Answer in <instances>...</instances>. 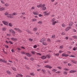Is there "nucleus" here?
I'll return each instance as SVG.
<instances>
[{"label": "nucleus", "instance_id": "1", "mask_svg": "<svg viewBox=\"0 0 77 77\" xmlns=\"http://www.w3.org/2000/svg\"><path fill=\"white\" fill-rule=\"evenodd\" d=\"M45 4H44L43 5L41 4H40L38 5H37V8H39L41 7L42 8H43V7H45Z\"/></svg>", "mask_w": 77, "mask_h": 77}, {"label": "nucleus", "instance_id": "2", "mask_svg": "<svg viewBox=\"0 0 77 77\" xmlns=\"http://www.w3.org/2000/svg\"><path fill=\"white\" fill-rule=\"evenodd\" d=\"M14 29L15 30L17 31V32H19V33H22V32H23L22 30H20L19 28H14Z\"/></svg>", "mask_w": 77, "mask_h": 77}, {"label": "nucleus", "instance_id": "3", "mask_svg": "<svg viewBox=\"0 0 77 77\" xmlns=\"http://www.w3.org/2000/svg\"><path fill=\"white\" fill-rule=\"evenodd\" d=\"M45 68H49V69H51L52 66H50V65H48L45 66Z\"/></svg>", "mask_w": 77, "mask_h": 77}, {"label": "nucleus", "instance_id": "4", "mask_svg": "<svg viewBox=\"0 0 77 77\" xmlns=\"http://www.w3.org/2000/svg\"><path fill=\"white\" fill-rule=\"evenodd\" d=\"M45 41H46V39L44 38H43L41 40L40 42H42L43 43V42H44Z\"/></svg>", "mask_w": 77, "mask_h": 77}, {"label": "nucleus", "instance_id": "5", "mask_svg": "<svg viewBox=\"0 0 77 77\" xmlns=\"http://www.w3.org/2000/svg\"><path fill=\"white\" fill-rule=\"evenodd\" d=\"M2 23L4 24L5 25H8L9 24V22H8L6 21H2Z\"/></svg>", "mask_w": 77, "mask_h": 77}, {"label": "nucleus", "instance_id": "6", "mask_svg": "<svg viewBox=\"0 0 77 77\" xmlns=\"http://www.w3.org/2000/svg\"><path fill=\"white\" fill-rule=\"evenodd\" d=\"M62 56L63 57L65 56L66 57H68V56H69V55L68 54H66L64 53H63L62 54Z\"/></svg>", "mask_w": 77, "mask_h": 77}, {"label": "nucleus", "instance_id": "7", "mask_svg": "<svg viewBox=\"0 0 77 77\" xmlns=\"http://www.w3.org/2000/svg\"><path fill=\"white\" fill-rule=\"evenodd\" d=\"M59 23V21H58V20H57V21H54L53 22H52V24L54 25H54H55V24H56V23Z\"/></svg>", "mask_w": 77, "mask_h": 77}, {"label": "nucleus", "instance_id": "8", "mask_svg": "<svg viewBox=\"0 0 77 77\" xmlns=\"http://www.w3.org/2000/svg\"><path fill=\"white\" fill-rule=\"evenodd\" d=\"M69 29H71V26L67 27V28L65 29V30L66 31H68Z\"/></svg>", "mask_w": 77, "mask_h": 77}, {"label": "nucleus", "instance_id": "9", "mask_svg": "<svg viewBox=\"0 0 77 77\" xmlns=\"http://www.w3.org/2000/svg\"><path fill=\"white\" fill-rule=\"evenodd\" d=\"M0 62H3L4 63H7V61L5 60H3L2 59H0Z\"/></svg>", "mask_w": 77, "mask_h": 77}, {"label": "nucleus", "instance_id": "10", "mask_svg": "<svg viewBox=\"0 0 77 77\" xmlns=\"http://www.w3.org/2000/svg\"><path fill=\"white\" fill-rule=\"evenodd\" d=\"M41 58L42 59H47V57L45 55H43L41 57Z\"/></svg>", "mask_w": 77, "mask_h": 77}, {"label": "nucleus", "instance_id": "11", "mask_svg": "<svg viewBox=\"0 0 77 77\" xmlns=\"http://www.w3.org/2000/svg\"><path fill=\"white\" fill-rule=\"evenodd\" d=\"M10 32H11L13 33V35H15V32L14 31V30H13L12 29H10Z\"/></svg>", "mask_w": 77, "mask_h": 77}, {"label": "nucleus", "instance_id": "12", "mask_svg": "<svg viewBox=\"0 0 77 77\" xmlns=\"http://www.w3.org/2000/svg\"><path fill=\"white\" fill-rule=\"evenodd\" d=\"M6 72H7V73L8 74H9V75H10V74H12V73L9 70H7V71H6Z\"/></svg>", "mask_w": 77, "mask_h": 77}, {"label": "nucleus", "instance_id": "13", "mask_svg": "<svg viewBox=\"0 0 77 77\" xmlns=\"http://www.w3.org/2000/svg\"><path fill=\"white\" fill-rule=\"evenodd\" d=\"M33 14H34V15H38V14H39V13L38 12V11H35V12H34L33 11Z\"/></svg>", "mask_w": 77, "mask_h": 77}, {"label": "nucleus", "instance_id": "14", "mask_svg": "<svg viewBox=\"0 0 77 77\" xmlns=\"http://www.w3.org/2000/svg\"><path fill=\"white\" fill-rule=\"evenodd\" d=\"M11 39L14 41H17V38H11Z\"/></svg>", "mask_w": 77, "mask_h": 77}, {"label": "nucleus", "instance_id": "15", "mask_svg": "<svg viewBox=\"0 0 77 77\" xmlns=\"http://www.w3.org/2000/svg\"><path fill=\"white\" fill-rule=\"evenodd\" d=\"M77 71H76L75 70H71L69 72V73H73L74 72H76Z\"/></svg>", "mask_w": 77, "mask_h": 77}, {"label": "nucleus", "instance_id": "16", "mask_svg": "<svg viewBox=\"0 0 77 77\" xmlns=\"http://www.w3.org/2000/svg\"><path fill=\"white\" fill-rule=\"evenodd\" d=\"M6 29H7V28L6 27H3L2 28V30L3 31H6Z\"/></svg>", "mask_w": 77, "mask_h": 77}, {"label": "nucleus", "instance_id": "17", "mask_svg": "<svg viewBox=\"0 0 77 77\" xmlns=\"http://www.w3.org/2000/svg\"><path fill=\"white\" fill-rule=\"evenodd\" d=\"M5 7L0 8V11H5Z\"/></svg>", "mask_w": 77, "mask_h": 77}, {"label": "nucleus", "instance_id": "18", "mask_svg": "<svg viewBox=\"0 0 77 77\" xmlns=\"http://www.w3.org/2000/svg\"><path fill=\"white\" fill-rule=\"evenodd\" d=\"M27 32H28V33H30V34H32V32L30 31H29V29H27L26 31Z\"/></svg>", "mask_w": 77, "mask_h": 77}, {"label": "nucleus", "instance_id": "19", "mask_svg": "<svg viewBox=\"0 0 77 77\" xmlns=\"http://www.w3.org/2000/svg\"><path fill=\"white\" fill-rule=\"evenodd\" d=\"M42 44L44 45H48V43L46 42H43Z\"/></svg>", "mask_w": 77, "mask_h": 77}, {"label": "nucleus", "instance_id": "20", "mask_svg": "<svg viewBox=\"0 0 77 77\" xmlns=\"http://www.w3.org/2000/svg\"><path fill=\"white\" fill-rule=\"evenodd\" d=\"M26 54L28 57H30L31 56V54H30L29 53H26Z\"/></svg>", "mask_w": 77, "mask_h": 77}, {"label": "nucleus", "instance_id": "21", "mask_svg": "<svg viewBox=\"0 0 77 77\" xmlns=\"http://www.w3.org/2000/svg\"><path fill=\"white\" fill-rule=\"evenodd\" d=\"M38 30V28L36 27H35L33 29V31L35 32V31H37Z\"/></svg>", "mask_w": 77, "mask_h": 77}, {"label": "nucleus", "instance_id": "22", "mask_svg": "<svg viewBox=\"0 0 77 77\" xmlns=\"http://www.w3.org/2000/svg\"><path fill=\"white\" fill-rule=\"evenodd\" d=\"M69 57H75V56L74 55H71L69 56Z\"/></svg>", "mask_w": 77, "mask_h": 77}, {"label": "nucleus", "instance_id": "23", "mask_svg": "<svg viewBox=\"0 0 77 77\" xmlns=\"http://www.w3.org/2000/svg\"><path fill=\"white\" fill-rule=\"evenodd\" d=\"M54 55L56 56H59L60 55L59 53H57V54L54 53Z\"/></svg>", "mask_w": 77, "mask_h": 77}, {"label": "nucleus", "instance_id": "24", "mask_svg": "<svg viewBox=\"0 0 77 77\" xmlns=\"http://www.w3.org/2000/svg\"><path fill=\"white\" fill-rule=\"evenodd\" d=\"M63 74L64 75H67L68 74V72L66 71H63Z\"/></svg>", "mask_w": 77, "mask_h": 77}, {"label": "nucleus", "instance_id": "25", "mask_svg": "<svg viewBox=\"0 0 77 77\" xmlns=\"http://www.w3.org/2000/svg\"><path fill=\"white\" fill-rule=\"evenodd\" d=\"M73 50H74V51H76V50H77V47H74L73 48Z\"/></svg>", "mask_w": 77, "mask_h": 77}, {"label": "nucleus", "instance_id": "26", "mask_svg": "<svg viewBox=\"0 0 77 77\" xmlns=\"http://www.w3.org/2000/svg\"><path fill=\"white\" fill-rule=\"evenodd\" d=\"M11 68L13 69V70H14V71H17V69L15 68L12 67H11Z\"/></svg>", "mask_w": 77, "mask_h": 77}, {"label": "nucleus", "instance_id": "27", "mask_svg": "<svg viewBox=\"0 0 77 77\" xmlns=\"http://www.w3.org/2000/svg\"><path fill=\"white\" fill-rule=\"evenodd\" d=\"M62 27H66V25H65V24L63 23L62 25Z\"/></svg>", "mask_w": 77, "mask_h": 77}, {"label": "nucleus", "instance_id": "28", "mask_svg": "<svg viewBox=\"0 0 77 77\" xmlns=\"http://www.w3.org/2000/svg\"><path fill=\"white\" fill-rule=\"evenodd\" d=\"M72 63H77V61H76L72 60Z\"/></svg>", "mask_w": 77, "mask_h": 77}, {"label": "nucleus", "instance_id": "29", "mask_svg": "<svg viewBox=\"0 0 77 77\" xmlns=\"http://www.w3.org/2000/svg\"><path fill=\"white\" fill-rule=\"evenodd\" d=\"M29 41H30L31 42H32L33 41V39L32 38H29Z\"/></svg>", "mask_w": 77, "mask_h": 77}, {"label": "nucleus", "instance_id": "30", "mask_svg": "<svg viewBox=\"0 0 77 77\" xmlns=\"http://www.w3.org/2000/svg\"><path fill=\"white\" fill-rule=\"evenodd\" d=\"M21 54H25L26 52L24 51H23L21 52Z\"/></svg>", "mask_w": 77, "mask_h": 77}, {"label": "nucleus", "instance_id": "31", "mask_svg": "<svg viewBox=\"0 0 77 77\" xmlns=\"http://www.w3.org/2000/svg\"><path fill=\"white\" fill-rule=\"evenodd\" d=\"M30 75H32V76H34V75H35V74L34 73L32 72L30 73Z\"/></svg>", "mask_w": 77, "mask_h": 77}, {"label": "nucleus", "instance_id": "32", "mask_svg": "<svg viewBox=\"0 0 77 77\" xmlns=\"http://www.w3.org/2000/svg\"><path fill=\"white\" fill-rule=\"evenodd\" d=\"M72 38L74 39H76L77 38V36L76 35H74L72 36Z\"/></svg>", "mask_w": 77, "mask_h": 77}, {"label": "nucleus", "instance_id": "33", "mask_svg": "<svg viewBox=\"0 0 77 77\" xmlns=\"http://www.w3.org/2000/svg\"><path fill=\"white\" fill-rule=\"evenodd\" d=\"M5 6H6V7H8V6H9V5L8 4V3H6L5 4Z\"/></svg>", "mask_w": 77, "mask_h": 77}, {"label": "nucleus", "instance_id": "34", "mask_svg": "<svg viewBox=\"0 0 77 77\" xmlns=\"http://www.w3.org/2000/svg\"><path fill=\"white\" fill-rule=\"evenodd\" d=\"M47 9V8L46 7H43L42 8V10L43 11H45V10H46V9Z\"/></svg>", "mask_w": 77, "mask_h": 77}, {"label": "nucleus", "instance_id": "35", "mask_svg": "<svg viewBox=\"0 0 77 77\" xmlns=\"http://www.w3.org/2000/svg\"><path fill=\"white\" fill-rule=\"evenodd\" d=\"M12 16H13V15H12V14H10V18H13V17H14Z\"/></svg>", "mask_w": 77, "mask_h": 77}, {"label": "nucleus", "instance_id": "36", "mask_svg": "<svg viewBox=\"0 0 77 77\" xmlns=\"http://www.w3.org/2000/svg\"><path fill=\"white\" fill-rule=\"evenodd\" d=\"M18 15V14H17V13L14 12L12 14L13 16H14V15Z\"/></svg>", "mask_w": 77, "mask_h": 77}, {"label": "nucleus", "instance_id": "37", "mask_svg": "<svg viewBox=\"0 0 77 77\" xmlns=\"http://www.w3.org/2000/svg\"><path fill=\"white\" fill-rule=\"evenodd\" d=\"M57 68H58V69H62V67L60 66L57 67Z\"/></svg>", "mask_w": 77, "mask_h": 77}, {"label": "nucleus", "instance_id": "38", "mask_svg": "<svg viewBox=\"0 0 77 77\" xmlns=\"http://www.w3.org/2000/svg\"><path fill=\"white\" fill-rule=\"evenodd\" d=\"M63 70H64V71H68L69 70V69H68L67 68H64L63 69Z\"/></svg>", "mask_w": 77, "mask_h": 77}, {"label": "nucleus", "instance_id": "39", "mask_svg": "<svg viewBox=\"0 0 77 77\" xmlns=\"http://www.w3.org/2000/svg\"><path fill=\"white\" fill-rule=\"evenodd\" d=\"M55 20L56 18H54L51 20L52 22H54V21H55Z\"/></svg>", "mask_w": 77, "mask_h": 77}, {"label": "nucleus", "instance_id": "40", "mask_svg": "<svg viewBox=\"0 0 77 77\" xmlns=\"http://www.w3.org/2000/svg\"><path fill=\"white\" fill-rule=\"evenodd\" d=\"M52 71L53 72H55V71H57V69H54L52 70Z\"/></svg>", "mask_w": 77, "mask_h": 77}, {"label": "nucleus", "instance_id": "41", "mask_svg": "<svg viewBox=\"0 0 77 77\" xmlns=\"http://www.w3.org/2000/svg\"><path fill=\"white\" fill-rule=\"evenodd\" d=\"M38 24H42V21H40L38 22Z\"/></svg>", "mask_w": 77, "mask_h": 77}, {"label": "nucleus", "instance_id": "42", "mask_svg": "<svg viewBox=\"0 0 77 77\" xmlns=\"http://www.w3.org/2000/svg\"><path fill=\"white\" fill-rule=\"evenodd\" d=\"M72 24H73L72 22H71L69 23V26H71L72 25Z\"/></svg>", "mask_w": 77, "mask_h": 77}, {"label": "nucleus", "instance_id": "43", "mask_svg": "<svg viewBox=\"0 0 77 77\" xmlns=\"http://www.w3.org/2000/svg\"><path fill=\"white\" fill-rule=\"evenodd\" d=\"M47 57H48V59L50 58V57H51V56H50V55H47Z\"/></svg>", "mask_w": 77, "mask_h": 77}, {"label": "nucleus", "instance_id": "44", "mask_svg": "<svg viewBox=\"0 0 77 77\" xmlns=\"http://www.w3.org/2000/svg\"><path fill=\"white\" fill-rule=\"evenodd\" d=\"M63 48V45H61V46H60V48Z\"/></svg>", "mask_w": 77, "mask_h": 77}, {"label": "nucleus", "instance_id": "45", "mask_svg": "<svg viewBox=\"0 0 77 77\" xmlns=\"http://www.w3.org/2000/svg\"><path fill=\"white\" fill-rule=\"evenodd\" d=\"M12 24L11 23H10L9 24V26L10 27H12Z\"/></svg>", "mask_w": 77, "mask_h": 77}, {"label": "nucleus", "instance_id": "46", "mask_svg": "<svg viewBox=\"0 0 77 77\" xmlns=\"http://www.w3.org/2000/svg\"><path fill=\"white\" fill-rule=\"evenodd\" d=\"M31 52L33 54H35V51H32Z\"/></svg>", "mask_w": 77, "mask_h": 77}, {"label": "nucleus", "instance_id": "47", "mask_svg": "<svg viewBox=\"0 0 77 77\" xmlns=\"http://www.w3.org/2000/svg\"><path fill=\"white\" fill-rule=\"evenodd\" d=\"M61 72H60V71H57L56 72V73L57 74H60V73Z\"/></svg>", "mask_w": 77, "mask_h": 77}, {"label": "nucleus", "instance_id": "48", "mask_svg": "<svg viewBox=\"0 0 77 77\" xmlns=\"http://www.w3.org/2000/svg\"><path fill=\"white\" fill-rule=\"evenodd\" d=\"M52 38H55V35H53L52 36Z\"/></svg>", "mask_w": 77, "mask_h": 77}, {"label": "nucleus", "instance_id": "49", "mask_svg": "<svg viewBox=\"0 0 77 77\" xmlns=\"http://www.w3.org/2000/svg\"><path fill=\"white\" fill-rule=\"evenodd\" d=\"M8 14H8V12H6V13H5V15H7L8 16Z\"/></svg>", "mask_w": 77, "mask_h": 77}, {"label": "nucleus", "instance_id": "50", "mask_svg": "<svg viewBox=\"0 0 77 77\" xmlns=\"http://www.w3.org/2000/svg\"><path fill=\"white\" fill-rule=\"evenodd\" d=\"M32 21H36V19H32Z\"/></svg>", "mask_w": 77, "mask_h": 77}, {"label": "nucleus", "instance_id": "51", "mask_svg": "<svg viewBox=\"0 0 77 77\" xmlns=\"http://www.w3.org/2000/svg\"><path fill=\"white\" fill-rule=\"evenodd\" d=\"M33 48H36L37 47V45H35L33 47Z\"/></svg>", "mask_w": 77, "mask_h": 77}, {"label": "nucleus", "instance_id": "52", "mask_svg": "<svg viewBox=\"0 0 77 77\" xmlns=\"http://www.w3.org/2000/svg\"><path fill=\"white\" fill-rule=\"evenodd\" d=\"M59 53H63V51L62 50H60L59 52Z\"/></svg>", "mask_w": 77, "mask_h": 77}, {"label": "nucleus", "instance_id": "53", "mask_svg": "<svg viewBox=\"0 0 77 77\" xmlns=\"http://www.w3.org/2000/svg\"><path fill=\"white\" fill-rule=\"evenodd\" d=\"M1 2L2 3V4H5V2H4L3 1H1Z\"/></svg>", "mask_w": 77, "mask_h": 77}, {"label": "nucleus", "instance_id": "54", "mask_svg": "<svg viewBox=\"0 0 77 77\" xmlns=\"http://www.w3.org/2000/svg\"><path fill=\"white\" fill-rule=\"evenodd\" d=\"M36 54H38V55H39L40 56H41V54L38 53H36Z\"/></svg>", "mask_w": 77, "mask_h": 77}, {"label": "nucleus", "instance_id": "55", "mask_svg": "<svg viewBox=\"0 0 77 77\" xmlns=\"http://www.w3.org/2000/svg\"><path fill=\"white\" fill-rule=\"evenodd\" d=\"M55 15H54V14H52L51 16V17H55Z\"/></svg>", "mask_w": 77, "mask_h": 77}, {"label": "nucleus", "instance_id": "56", "mask_svg": "<svg viewBox=\"0 0 77 77\" xmlns=\"http://www.w3.org/2000/svg\"><path fill=\"white\" fill-rule=\"evenodd\" d=\"M11 51L12 53H14V52H15L14 50L13 49H12L11 50Z\"/></svg>", "mask_w": 77, "mask_h": 77}, {"label": "nucleus", "instance_id": "57", "mask_svg": "<svg viewBox=\"0 0 77 77\" xmlns=\"http://www.w3.org/2000/svg\"><path fill=\"white\" fill-rule=\"evenodd\" d=\"M39 16L40 17H42V15L41 14H39Z\"/></svg>", "mask_w": 77, "mask_h": 77}, {"label": "nucleus", "instance_id": "58", "mask_svg": "<svg viewBox=\"0 0 77 77\" xmlns=\"http://www.w3.org/2000/svg\"><path fill=\"white\" fill-rule=\"evenodd\" d=\"M34 9H35V7H32L31 8L32 10Z\"/></svg>", "mask_w": 77, "mask_h": 77}, {"label": "nucleus", "instance_id": "59", "mask_svg": "<svg viewBox=\"0 0 77 77\" xmlns=\"http://www.w3.org/2000/svg\"><path fill=\"white\" fill-rule=\"evenodd\" d=\"M47 41L49 42H50V41H51V40H50V38H48L47 39Z\"/></svg>", "mask_w": 77, "mask_h": 77}, {"label": "nucleus", "instance_id": "60", "mask_svg": "<svg viewBox=\"0 0 77 77\" xmlns=\"http://www.w3.org/2000/svg\"><path fill=\"white\" fill-rule=\"evenodd\" d=\"M42 71H43V72H45V70H44L43 69H42Z\"/></svg>", "mask_w": 77, "mask_h": 77}, {"label": "nucleus", "instance_id": "61", "mask_svg": "<svg viewBox=\"0 0 77 77\" xmlns=\"http://www.w3.org/2000/svg\"><path fill=\"white\" fill-rule=\"evenodd\" d=\"M7 36H11V34H7Z\"/></svg>", "mask_w": 77, "mask_h": 77}, {"label": "nucleus", "instance_id": "62", "mask_svg": "<svg viewBox=\"0 0 77 77\" xmlns=\"http://www.w3.org/2000/svg\"><path fill=\"white\" fill-rule=\"evenodd\" d=\"M5 48H9V47L8 46V45H5Z\"/></svg>", "mask_w": 77, "mask_h": 77}, {"label": "nucleus", "instance_id": "63", "mask_svg": "<svg viewBox=\"0 0 77 77\" xmlns=\"http://www.w3.org/2000/svg\"><path fill=\"white\" fill-rule=\"evenodd\" d=\"M10 14H8V16H7V17L8 18H10Z\"/></svg>", "mask_w": 77, "mask_h": 77}, {"label": "nucleus", "instance_id": "64", "mask_svg": "<svg viewBox=\"0 0 77 77\" xmlns=\"http://www.w3.org/2000/svg\"><path fill=\"white\" fill-rule=\"evenodd\" d=\"M9 42L10 43V44H13V42H12L11 41H9Z\"/></svg>", "mask_w": 77, "mask_h": 77}]
</instances>
